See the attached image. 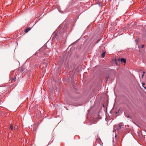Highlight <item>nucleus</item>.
I'll list each match as a JSON object with an SVG mask.
<instances>
[{"label":"nucleus","instance_id":"9","mask_svg":"<svg viewBox=\"0 0 146 146\" xmlns=\"http://www.w3.org/2000/svg\"><path fill=\"white\" fill-rule=\"evenodd\" d=\"M108 78H109V77H108V76H106V80L108 79Z\"/></svg>","mask_w":146,"mask_h":146},{"label":"nucleus","instance_id":"13","mask_svg":"<svg viewBox=\"0 0 146 146\" xmlns=\"http://www.w3.org/2000/svg\"><path fill=\"white\" fill-rule=\"evenodd\" d=\"M145 73V72H143V74H144Z\"/></svg>","mask_w":146,"mask_h":146},{"label":"nucleus","instance_id":"4","mask_svg":"<svg viewBox=\"0 0 146 146\" xmlns=\"http://www.w3.org/2000/svg\"><path fill=\"white\" fill-rule=\"evenodd\" d=\"M31 29V28L29 27L27 28L25 31V33H27L29 31H30V30Z\"/></svg>","mask_w":146,"mask_h":146},{"label":"nucleus","instance_id":"12","mask_svg":"<svg viewBox=\"0 0 146 146\" xmlns=\"http://www.w3.org/2000/svg\"><path fill=\"white\" fill-rule=\"evenodd\" d=\"M144 76V74H143L142 75V78H143V76Z\"/></svg>","mask_w":146,"mask_h":146},{"label":"nucleus","instance_id":"1","mask_svg":"<svg viewBox=\"0 0 146 146\" xmlns=\"http://www.w3.org/2000/svg\"><path fill=\"white\" fill-rule=\"evenodd\" d=\"M123 123H120L117 125H115V129L117 130H119L123 128Z\"/></svg>","mask_w":146,"mask_h":146},{"label":"nucleus","instance_id":"14","mask_svg":"<svg viewBox=\"0 0 146 146\" xmlns=\"http://www.w3.org/2000/svg\"><path fill=\"white\" fill-rule=\"evenodd\" d=\"M143 87H144V88L145 89H146V87H145L144 86H143Z\"/></svg>","mask_w":146,"mask_h":146},{"label":"nucleus","instance_id":"15","mask_svg":"<svg viewBox=\"0 0 146 146\" xmlns=\"http://www.w3.org/2000/svg\"><path fill=\"white\" fill-rule=\"evenodd\" d=\"M1 101H0V103H1Z\"/></svg>","mask_w":146,"mask_h":146},{"label":"nucleus","instance_id":"5","mask_svg":"<svg viewBox=\"0 0 146 146\" xmlns=\"http://www.w3.org/2000/svg\"><path fill=\"white\" fill-rule=\"evenodd\" d=\"M105 52H103L101 55V57L102 58H104L105 56Z\"/></svg>","mask_w":146,"mask_h":146},{"label":"nucleus","instance_id":"2","mask_svg":"<svg viewBox=\"0 0 146 146\" xmlns=\"http://www.w3.org/2000/svg\"><path fill=\"white\" fill-rule=\"evenodd\" d=\"M16 79V76H15L13 78H11L9 80V82H11L13 81H15Z\"/></svg>","mask_w":146,"mask_h":146},{"label":"nucleus","instance_id":"10","mask_svg":"<svg viewBox=\"0 0 146 146\" xmlns=\"http://www.w3.org/2000/svg\"><path fill=\"white\" fill-rule=\"evenodd\" d=\"M142 84L143 86H144L143 85H145V84L143 83H142Z\"/></svg>","mask_w":146,"mask_h":146},{"label":"nucleus","instance_id":"7","mask_svg":"<svg viewBox=\"0 0 146 146\" xmlns=\"http://www.w3.org/2000/svg\"><path fill=\"white\" fill-rule=\"evenodd\" d=\"M18 126H15L14 127V129L15 130H17L18 129Z\"/></svg>","mask_w":146,"mask_h":146},{"label":"nucleus","instance_id":"11","mask_svg":"<svg viewBox=\"0 0 146 146\" xmlns=\"http://www.w3.org/2000/svg\"><path fill=\"white\" fill-rule=\"evenodd\" d=\"M141 46H142V48H143V47H144V45H142Z\"/></svg>","mask_w":146,"mask_h":146},{"label":"nucleus","instance_id":"8","mask_svg":"<svg viewBox=\"0 0 146 146\" xmlns=\"http://www.w3.org/2000/svg\"><path fill=\"white\" fill-rule=\"evenodd\" d=\"M120 60H119V59H118V60H117H117H116V63L117 64V62L119 61Z\"/></svg>","mask_w":146,"mask_h":146},{"label":"nucleus","instance_id":"3","mask_svg":"<svg viewBox=\"0 0 146 146\" xmlns=\"http://www.w3.org/2000/svg\"><path fill=\"white\" fill-rule=\"evenodd\" d=\"M121 62L122 63H125L126 62V60L125 59L123 58H122L120 60Z\"/></svg>","mask_w":146,"mask_h":146},{"label":"nucleus","instance_id":"6","mask_svg":"<svg viewBox=\"0 0 146 146\" xmlns=\"http://www.w3.org/2000/svg\"><path fill=\"white\" fill-rule=\"evenodd\" d=\"M9 129L11 130H13V126L12 125H11Z\"/></svg>","mask_w":146,"mask_h":146}]
</instances>
